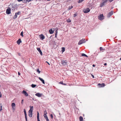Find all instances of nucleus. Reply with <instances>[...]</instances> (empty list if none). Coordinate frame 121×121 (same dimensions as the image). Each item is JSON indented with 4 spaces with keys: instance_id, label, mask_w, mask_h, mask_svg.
<instances>
[{
    "instance_id": "f257e3e1",
    "label": "nucleus",
    "mask_w": 121,
    "mask_h": 121,
    "mask_svg": "<svg viewBox=\"0 0 121 121\" xmlns=\"http://www.w3.org/2000/svg\"><path fill=\"white\" fill-rule=\"evenodd\" d=\"M67 61L66 60H61V64L63 65L64 66H65L67 65Z\"/></svg>"
},
{
    "instance_id": "f03ea898",
    "label": "nucleus",
    "mask_w": 121,
    "mask_h": 121,
    "mask_svg": "<svg viewBox=\"0 0 121 121\" xmlns=\"http://www.w3.org/2000/svg\"><path fill=\"white\" fill-rule=\"evenodd\" d=\"M107 1L106 0H103V2H101L100 3V7H102L104 6V5L105 4V3L107 2Z\"/></svg>"
},
{
    "instance_id": "7ed1b4c3",
    "label": "nucleus",
    "mask_w": 121,
    "mask_h": 121,
    "mask_svg": "<svg viewBox=\"0 0 121 121\" xmlns=\"http://www.w3.org/2000/svg\"><path fill=\"white\" fill-rule=\"evenodd\" d=\"M85 39H83L80 40L78 43V44L79 45H80L82 44L85 43Z\"/></svg>"
},
{
    "instance_id": "20e7f679",
    "label": "nucleus",
    "mask_w": 121,
    "mask_h": 121,
    "mask_svg": "<svg viewBox=\"0 0 121 121\" xmlns=\"http://www.w3.org/2000/svg\"><path fill=\"white\" fill-rule=\"evenodd\" d=\"M104 19V16L103 14L100 15L99 16V19L101 20H103Z\"/></svg>"
},
{
    "instance_id": "39448f33",
    "label": "nucleus",
    "mask_w": 121,
    "mask_h": 121,
    "mask_svg": "<svg viewBox=\"0 0 121 121\" xmlns=\"http://www.w3.org/2000/svg\"><path fill=\"white\" fill-rule=\"evenodd\" d=\"M11 9L9 8L7 9L6 10V13L7 14H9L11 13Z\"/></svg>"
},
{
    "instance_id": "423d86ee",
    "label": "nucleus",
    "mask_w": 121,
    "mask_h": 121,
    "mask_svg": "<svg viewBox=\"0 0 121 121\" xmlns=\"http://www.w3.org/2000/svg\"><path fill=\"white\" fill-rule=\"evenodd\" d=\"M11 106L12 109L14 111L15 109V104L14 103H12L11 104Z\"/></svg>"
},
{
    "instance_id": "0eeeda50",
    "label": "nucleus",
    "mask_w": 121,
    "mask_h": 121,
    "mask_svg": "<svg viewBox=\"0 0 121 121\" xmlns=\"http://www.w3.org/2000/svg\"><path fill=\"white\" fill-rule=\"evenodd\" d=\"M105 86V84L104 83L102 84L99 83L98 85V87H103Z\"/></svg>"
},
{
    "instance_id": "6e6552de",
    "label": "nucleus",
    "mask_w": 121,
    "mask_h": 121,
    "mask_svg": "<svg viewBox=\"0 0 121 121\" xmlns=\"http://www.w3.org/2000/svg\"><path fill=\"white\" fill-rule=\"evenodd\" d=\"M35 95L39 97H41L43 95V94L39 93H38L35 94Z\"/></svg>"
},
{
    "instance_id": "1a4fd4ad",
    "label": "nucleus",
    "mask_w": 121,
    "mask_h": 121,
    "mask_svg": "<svg viewBox=\"0 0 121 121\" xmlns=\"http://www.w3.org/2000/svg\"><path fill=\"white\" fill-rule=\"evenodd\" d=\"M83 12L84 13H87L90 11V9L89 8H87L86 9H84L83 10Z\"/></svg>"
},
{
    "instance_id": "9d476101",
    "label": "nucleus",
    "mask_w": 121,
    "mask_h": 121,
    "mask_svg": "<svg viewBox=\"0 0 121 121\" xmlns=\"http://www.w3.org/2000/svg\"><path fill=\"white\" fill-rule=\"evenodd\" d=\"M31 110H29V115H28L30 117H32V111L31 110Z\"/></svg>"
},
{
    "instance_id": "9b49d317",
    "label": "nucleus",
    "mask_w": 121,
    "mask_h": 121,
    "mask_svg": "<svg viewBox=\"0 0 121 121\" xmlns=\"http://www.w3.org/2000/svg\"><path fill=\"white\" fill-rule=\"evenodd\" d=\"M113 14V12L111 11L107 15V17H110Z\"/></svg>"
},
{
    "instance_id": "f8f14e48",
    "label": "nucleus",
    "mask_w": 121,
    "mask_h": 121,
    "mask_svg": "<svg viewBox=\"0 0 121 121\" xmlns=\"http://www.w3.org/2000/svg\"><path fill=\"white\" fill-rule=\"evenodd\" d=\"M22 93L23 94H24L26 96H27L28 95V94L27 93V92L24 90L22 92Z\"/></svg>"
},
{
    "instance_id": "ddd939ff",
    "label": "nucleus",
    "mask_w": 121,
    "mask_h": 121,
    "mask_svg": "<svg viewBox=\"0 0 121 121\" xmlns=\"http://www.w3.org/2000/svg\"><path fill=\"white\" fill-rule=\"evenodd\" d=\"M39 36L40 37V39L41 40H43L45 38V36L42 34H41L39 35Z\"/></svg>"
},
{
    "instance_id": "4468645a",
    "label": "nucleus",
    "mask_w": 121,
    "mask_h": 121,
    "mask_svg": "<svg viewBox=\"0 0 121 121\" xmlns=\"http://www.w3.org/2000/svg\"><path fill=\"white\" fill-rule=\"evenodd\" d=\"M22 42L21 39H19L17 41V42L18 45L20 44Z\"/></svg>"
},
{
    "instance_id": "2eb2a0df",
    "label": "nucleus",
    "mask_w": 121,
    "mask_h": 121,
    "mask_svg": "<svg viewBox=\"0 0 121 121\" xmlns=\"http://www.w3.org/2000/svg\"><path fill=\"white\" fill-rule=\"evenodd\" d=\"M39 79L42 82L43 84H45L44 81V80L40 77H39Z\"/></svg>"
},
{
    "instance_id": "dca6fc26",
    "label": "nucleus",
    "mask_w": 121,
    "mask_h": 121,
    "mask_svg": "<svg viewBox=\"0 0 121 121\" xmlns=\"http://www.w3.org/2000/svg\"><path fill=\"white\" fill-rule=\"evenodd\" d=\"M49 31L50 34H52L53 33V31L52 29H50L49 30Z\"/></svg>"
},
{
    "instance_id": "f3484780",
    "label": "nucleus",
    "mask_w": 121,
    "mask_h": 121,
    "mask_svg": "<svg viewBox=\"0 0 121 121\" xmlns=\"http://www.w3.org/2000/svg\"><path fill=\"white\" fill-rule=\"evenodd\" d=\"M31 0H23V2L24 3L29 2Z\"/></svg>"
},
{
    "instance_id": "a211bd4d",
    "label": "nucleus",
    "mask_w": 121,
    "mask_h": 121,
    "mask_svg": "<svg viewBox=\"0 0 121 121\" xmlns=\"http://www.w3.org/2000/svg\"><path fill=\"white\" fill-rule=\"evenodd\" d=\"M24 115L25 116V117H27V115L26 114V111L25 109H24Z\"/></svg>"
},
{
    "instance_id": "6ab92c4d",
    "label": "nucleus",
    "mask_w": 121,
    "mask_h": 121,
    "mask_svg": "<svg viewBox=\"0 0 121 121\" xmlns=\"http://www.w3.org/2000/svg\"><path fill=\"white\" fill-rule=\"evenodd\" d=\"M73 7V6L72 5L71 6H69L68 8L67 9V10H69L71 9Z\"/></svg>"
},
{
    "instance_id": "aec40b11",
    "label": "nucleus",
    "mask_w": 121,
    "mask_h": 121,
    "mask_svg": "<svg viewBox=\"0 0 121 121\" xmlns=\"http://www.w3.org/2000/svg\"><path fill=\"white\" fill-rule=\"evenodd\" d=\"M79 119L80 121H83V117L81 116L79 117Z\"/></svg>"
},
{
    "instance_id": "412c9836",
    "label": "nucleus",
    "mask_w": 121,
    "mask_h": 121,
    "mask_svg": "<svg viewBox=\"0 0 121 121\" xmlns=\"http://www.w3.org/2000/svg\"><path fill=\"white\" fill-rule=\"evenodd\" d=\"M81 56H85L87 57H88V56L87 55H86V54L84 53H82Z\"/></svg>"
},
{
    "instance_id": "4be33fe9",
    "label": "nucleus",
    "mask_w": 121,
    "mask_h": 121,
    "mask_svg": "<svg viewBox=\"0 0 121 121\" xmlns=\"http://www.w3.org/2000/svg\"><path fill=\"white\" fill-rule=\"evenodd\" d=\"M30 108L29 110H31H31L32 111V112H33V106H30Z\"/></svg>"
},
{
    "instance_id": "5701e85b",
    "label": "nucleus",
    "mask_w": 121,
    "mask_h": 121,
    "mask_svg": "<svg viewBox=\"0 0 121 121\" xmlns=\"http://www.w3.org/2000/svg\"><path fill=\"white\" fill-rule=\"evenodd\" d=\"M36 86V85L33 84H32L31 85V86L32 88H34Z\"/></svg>"
},
{
    "instance_id": "b1692460",
    "label": "nucleus",
    "mask_w": 121,
    "mask_h": 121,
    "mask_svg": "<svg viewBox=\"0 0 121 121\" xmlns=\"http://www.w3.org/2000/svg\"><path fill=\"white\" fill-rule=\"evenodd\" d=\"M2 106L1 104H0V112L2 110Z\"/></svg>"
},
{
    "instance_id": "393cba45",
    "label": "nucleus",
    "mask_w": 121,
    "mask_h": 121,
    "mask_svg": "<svg viewBox=\"0 0 121 121\" xmlns=\"http://www.w3.org/2000/svg\"><path fill=\"white\" fill-rule=\"evenodd\" d=\"M17 15L15 13V15H14L13 17V19H14L16 18L17 17Z\"/></svg>"
},
{
    "instance_id": "a878e982",
    "label": "nucleus",
    "mask_w": 121,
    "mask_h": 121,
    "mask_svg": "<svg viewBox=\"0 0 121 121\" xmlns=\"http://www.w3.org/2000/svg\"><path fill=\"white\" fill-rule=\"evenodd\" d=\"M62 52H64L65 50V48L64 47H62Z\"/></svg>"
},
{
    "instance_id": "bb28decb",
    "label": "nucleus",
    "mask_w": 121,
    "mask_h": 121,
    "mask_svg": "<svg viewBox=\"0 0 121 121\" xmlns=\"http://www.w3.org/2000/svg\"><path fill=\"white\" fill-rule=\"evenodd\" d=\"M20 13H21V12L19 11L18 12H17L16 13H15L17 15H19L20 14Z\"/></svg>"
},
{
    "instance_id": "cd10ccee",
    "label": "nucleus",
    "mask_w": 121,
    "mask_h": 121,
    "mask_svg": "<svg viewBox=\"0 0 121 121\" xmlns=\"http://www.w3.org/2000/svg\"><path fill=\"white\" fill-rule=\"evenodd\" d=\"M37 118H39V113L38 112H37Z\"/></svg>"
},
{
    "instance_id": "c85d7f7f",
    "label": "nucleus",
    "mask_w": 121,
    "mask_h": 121,
    "mask_svg": "<svg viewBox=\"0 0 121 121\" xmlns=\"http://www.w3.org/2000/svg\"><path fill=\"white\" fill-rule=\"evenodd\" d=\"M84 0H79L78 2V3H81L82 1H83Z\"/></svg>"
},
{
    "instance_id": "c756f323",
    "label": "nucleus",
    "mask_w": 121,
    "mask_h": 121,
    "mask_svg": "<svg viewBox=\"0 0 121 121\" xmlns=\"http://www.w3.org/2000/svg\"><path fill=\"white\" fill-rule=\"evenodd\" d=\"M37 72L39 74L40 73V71H39V69H37Z\"/></svg>"
},
{
    "instance_id": "7c9ffc66",
    "label": "nucleus",
    "mask_w": 121,
    "mask_h": 121,
    "mask_svg": "<svg viewBox=\"0 0 121 121\" xmlns=\"http://www.w3.org/2000/svg\"><path fill=\"white\" fill-rule=\"evenodd\" d=\"M66 21L67 22H71V20L69 19L67 20Z\"/></svg>"
},
{
    "instance_id": "2f4dec72",
    "label": "nucleus",
    "mask_w": 121,
    "mask_h": 121,
    "mask_svg": "<svg viewBox=\"0 0 121 121\" xmlns=\"http://www.w3.org/2000/svg\"><path fill=\"white\" fill-rule=\"evenodd\" d=\"M44 115H45V114L47 115V112L46 110H45L44 111Z\"/></svg>"
},
{
    "instance_id": "473e14b6",
    "label": "nucleus",
    "mask_w": 121,
    "mask_h": 121,
    "mask_svg": "<svg viewBox=\"0 0 121 121\" xmlns=\"http://www.w3.org/2000/svg\"><path fill=\"white\" fill-rule=\"evenodd\" d=\"M23 31H22L21 32L20 34V35L22 37H23Z\"/></svg>"
},
{
    "instance_id": "72a5a7b5",
    "label": "nucleus",
    "mask_w": 121,
    "mask_h": 121,
    "mask_svg": "<svg viewBox=\"0 0 121 121\" xmlns=\"http://www.w3.org/2000/svg\"><path fill=\"white\" fill-rule=\"evenodd\" d=\"M37 50L39 52V51H41V50H40V48H37Z\"/></svg>"
},
{
    "instance_id": "f704fd0d",
    "label": "nucleus",
    "mask_w": 121,
    "mask_h": 121,
    "mask_svg": "<svg viewBox=\"0 0 121 121\" xmlns=\"http://www.w3.org/2000/svg\"><path fill=\"white\" fill-rule=\"evenodd\" d=\"M99 49H100V50L101 51H102V50H104V49H103V48L102 47H100L99 48Z\"/></svg>"
},
{
    "instance_id": "c9c22d12",
    "label": "nucleus",
    "mask_w": 121,
    "mask_h": 121,
    "mask_svg": "<svg viewBox=\"0 0 121 121\" xmlns=\"http://www.w3.org/2000/svg\"><path fill=\"white\" fill-rule=\"evenodd\" d=\"M43 116H44V118H45V119H46L48 117L46 115H43Z\"/></svg>"
},
{
    "instance_id": "e433bc0d",
    "label": "nucleus",
    "mask_w": 121,
    "mask_h": 121,
    "mask_svg": "<svg viewBox=\"0 0 121 121\" xmlns=\"http://www.w3.org/2000/svg\"><path fill=\"white\" fill-rule=\"evenodd\" d=\"M106 0V1H107V2L108 1H109V2H112V1H113L114 0Z\"/></svg>"
},
{
    "instance_id": "4c0bfd02",
    "label": "nucleus",
    "mask_w": 121,
    "mask_h": 121,
    "mask_svg": "<svg viewBox=\"0 0 121 121\" xmlns=\"http://www.w3.org/2000/svg\"><path fill=\"white\" fill-rule=\"evenodd\" d=\"M50 117H51L52 119H53V115L52 114H51L50 115Z\"/></svg>"
},
{
    "instance_id": "58836bf2",
    "label": "nucleus",
    "mask_w": 121,
    "mask_h": 121,
    "mask_svg": "<svg viewBox=\"0 0 121 121\" xmlns=\"http://www.w3.org/2000/svg\"><path fill=\"white\" fill-rule=\"evenodd\" d=\"M40 54L41 55H42L43 54L41 50L39 52Z\"/></svg>"
},
{
    "instance_id": "ea45409f",
    "label": "nucleus",
    "mask_w": 121,
    "mask_h": 121,
    "mask_svg": "<svg viewBox=\"0 0 121 121\" xmlns=\"http://www.w3.org/2000/svg\"><path fill=\"white\" fill-rule=\"evenodd\" d=\"M63 82L62 81H61L59 83V84H61L62 85L63 84Z\"/></svg>"
},
{
    "instance_id": "a19ab883",
    "label": "nucleus",
    "mask_w": 121,
    "mask_h": 121,
    "mask_svg": "<svg viewBox=\"0 0 121 121\" xmlns=\"http://www.w3.org/2000/svg\"><path fill=\"white\" fill-rule=\"evenodd\" d=\"M57 30H56V33L55 34V35L57 36Z\"/></svg>"
},
{
    "instance_id": "79ce46f5",
    "label": "nucleus",
    "mask_w": 121,
    "mask_h": 121,
    "mask_svg": "<svg viewBox=\"0 0 121 121\" xmlns=\"http://www.w3.org/2000/svg\"><path fill=\"white\" fill-rule=\"evenodd\" d=\"M77 14H76V13L74 14H73V17H75L77 16Z\"/></svg>"
},
{
    "instance_id": "37998d69",
    "label": "nucleus",
    "mask_w": 121,
    "mask_h": 121,
    "mask_svg": "<svg viewBox=\"0 0 121 121\" xmlns=\"http://www.w3.org/2000/svg\"><path fill=\"white\" fill-rule=\"evenodd\" d=\"M23 101H24V100L23 99L22 100V101H21V104H23Z\"/></svg>"
},
{
    "instance_id": "c03bdc74",
    "label": "nucleus",
    "mask_w": 121,
    "mask_h": 121,
    "mask_svg": "<svg viewBox=\"0 0 121 121\" xmlns=\"http://www.w3.org/2000/svg\"><path fill=\"white\" fill-rule=\"evenodd\" d=\"M45 119L47 121H49L48 117Z\"/></svg>"
},
{
    "instance_id": "a18cd8bd",
    "label": "nucleus",
    "mask_w": 121,
    "mask_h": 121,
    "mask_svg": "<svg viewBox=\"0 0 121 121\" xmlns=\"http://www.w3.org/2000/svg\"><path fill=\"white\" fill-rule=\"evenodd\" d=\"M17 1L18 2H20L22 1H23V0H17Z\"/></svg>"
},
{
    "instance_id": "49530a36",
    "label": "nucleus",
    "mask_w": 121,
    "mask_h": 121,
    "mask_svg": "<svg viewBox=\"0 0 121 121\" xmlns=\"http://www.w3.org/2000/svg\"><path fill=\"white\" fill-rule=\"evenodd\" d=\"M37 121H40L39 119V118H37Z\"/></svg>"
},
{
    "instance_id": "de8ad7c7",
    "label": "nucleus",
    "mask_w": 121,
    "mask_h": 121,
    "mask_svg": "<svg viewBox=\"0 0 121 121\" xmlns=\"http://www.w3.org/2000/svg\"><path fill=\"white\" fill-rule=\"evenodd\" d=\"M46 62L47 63H48V64L49 65H50V64L49 63H48V62L47 61H46Z\"/></svg>"
},
{
    "instance_id": "09e8293b",
    "label": "nucleus",
    "mask_w": 121,
    "mask_h": 121,
    "mask_svg": "<svg viewBox=\"0 0 121 121\" xmlns=\"http://www.w3.org/2000/svg\"><path fill=\"white\" fill-rule=\"evenodd\" d=\"M25 119H26V121H27V117H25Z\"/></svg>"
},
{
    "instance_id": "8fccbe9b",
    "label": "nucleus",
    "mask_w": 121,
    "mask_h": 121,
    "mask_svg": "<svg viewBox=\"0 0 121 121\" xmlns=\"http://www.w3.org/2000/svg\"><path fill=\"white\" fill-rule=\"evenodd\" d=\"M91 75H92V77L93 78H94V76L92 74H91Z\"/></svg>"
},
{
    "instance_id": "3c124183",
    "label": "nucleus",
    "mask_w": 121,
    "mask_h": 121,
    "mask_svg": "<svg viewBox=\"0 0 121 121\" xmlns=\"http://www.w3.org/2000/svg\"><path fill=\"white\" fill-rule=\"evenodd\" d=\"M104 65H105V66H106L107 65V64L106 63H105L104 64Z\"/></svg>"
},
{
    "instance_id": "603ef678",
    "label": "nucleus",
    "mask_w": 121,
    "mask_h": 121,
    "mask_svg": "<svg viewBox=\"0 0 121 121\" xmlns=\"http://www.w3.org/2000/svg\"><path fill=\"white\" fill-rule=\"evenodd\" d=\"M1 97V92H0V97Z\"/></svg>"
},
{
    "instance_id": "864d4df0",
    "label": "nucleus",
    "mask_w": 121,
    "mask_h": 121,
    "mask_svg": "<svg viewBox=\"0 0 121 121\" xmlns=\"http://www.w3.org/2000/svg\"><path fill=\"white\" fill-rule=\"evenodd\" d=\"M18 74L19 75H20V73L19 72H18Z\"/></svg>"
},
{
    "instance_id": "5fc2aeb1",
    "label": "nucleus",
    "mask_w": 121,
    "mask_h": 121,
    "mask_svg": "<svg viewBox=\"0 0 121 121\" xmlns=\"http://www.w3.org/2000/svg\"><path fill=\"white\" fill-rule=\"evenodd\" d=\"M67 85L66 84L64 83H63V85Z\"/></svg>"
},
{
    "instance_id": "6e6d98bb",
    "label": "nucleus",
    "mask_w": 121,
    "mask_h": 121,
    "mask_svg": "<svg viewBox=\"0 0 121 121\" xmlns=\"http://www.w3.org/2000/svg\"><path fill=\"white\" fill-rule=\"evenodd\" d=\"M18 55L19 56H21V54L20 53H18Z\"/></svg>"
},
{
    "instance_id": "4d7b16f0",
    "label": "nucleus",
    "mask_w": 121,
    "mask_h": 121,
    "mask_svg": "<svg viewBox=\"0 0 121 121\" xmlns=\"http://www.w3.org/2000/svg\"><path fill=\"white\" fill-rule=\"evenodd\" d=\"M92 66L93 67H95V65H93Z\"/></svg>"
},
{
    "instance_id": "13d9d810",
    "label": "nucleus",
    "mask_w": 121,
    "mask_h": 121,
    "mask_svg": "<svg viewBox=\"0 0 121 121\" xmlns=\"http://www.w3.org/2000/svg\"><path fill=\"white\" fill-rule=\"evenodd\" d=\"M120 60H121V57L120 58Z\"/></svg>"
},
{
    "instance_id": "bf43d9fd",
    "label": "nucleus",
    "mask_w": 121,
    "mask_h": 121,
    "mask_svg": "<svg viewBox=\"0 0 121 121\" xmlns=\"http://www.w3.org/2000/svg\"><path fill=\"white\" fill-rule=\"evenodd\" d=\"M57 37V36L55 35V37L56 38Z\"/></svg>"
},
{
    "instance_id": "052dcab7",
    "label": "nucleus",
    "mask_w": 121,
    "mask_h": 121,
    "mask_svg": "<svg viewBox=\"0 0 121 121\" xmlns=\"http://www.w3.org/2000/svg\"><path fill=\"white\" fill-rule=\"evenodd\" d=\"M47 1H50V0H47Z\"/></svg>"
},
{
    "instance_id": "680f3d73",
    "label": "nucleus",
    "mask_w": 121,
    "mask_h": 121,
    "mask_svg": "<svg viewBox=\"0 0 121 121\" xmlns=\"http://www.w3.org/2000/svg\"><path fill=\"white\" fill-rule=\"evenodd\" d=\"M59 114L60 115V113H59Z\"/></svg>"
},
{
    "instance_id": "e2e57ef3",
    "label": "nucleus",
    "mask_w": 121,
    "mask_h": 121,
    "mask_svg": "<svg viewBox=\"0 0 121 121\" xmlns=\"http://www.w3.org/2000/svg\"><path fill=\"white\" fill-rule=\"evenodd\" d=\"M33 99V100H34V98H33V99Z\"/></svg>"
}]
</instances>
